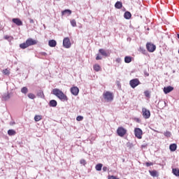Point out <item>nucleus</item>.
Segmentation results:
<instances>
[{"instance_id": "obj_12", "label": "nucleus", "mask_w": 179, "mask_h": 179, "mask_svg": "<svg viewBox=\"0 0 179 179\" xmlns=\"http://www.w3.org/2000/svg\"><path fill=\"white\" fill-rule=\"evenodd\" d=\"M12 20L13 22L15 23V24H17V26H23V22H22V20H20V19L13 18Z\"/></svg>"}, {"instance_id": "obj_41", "label": "nucleus", "mask_w": 179, "mask_h": 179, "mask_svg": "<svg viewBox=\"0 0 179 179\" xmlns=\"http://www.w3.org/2000/svg\"><path fill=\"white\" fill-rule=\"evenodd\" d=\"M96 61H99V59H101V57H100L99 55H97L96 57Z\"/></svg>"}, {"instance_id": "obj_13", "label": "nucleus", "mask_w": 179, "mask_h": 179, "mask_svg": "<svg viewBox=\"0 0 179 179\" xmlns=\"http://www.w3.org/2000/svg\"><path fill=\"white\" fill-rule=\"evenodd\" d=\"M10 99V94L9 92L4 93L2 94V100L3 101H7V100H9Z\"/></svg>"}, {"instance_id": "obj_42", "label": "nucleus", "mask_w": 179, "mask_h": 179, "mask_svg": "<svg viewBox=\"0 0 179 179\" xmlns=\"http://www.w3.org/2000/svg\"><path fill=\"white\" fill-rule=\"evenodd\" d=\"M118 64H120V62H121V58H117L115 60Z\"/></svg>"}, {"instance_id": "obj_1", "label": "nucleus", "mask_w": 179, "mask_h": 179, "mask_svg": "<svg viewBox=\"0 0 179 179\" xmlns=\"http://www.w3.org/2000/svg\"><path fill=\"white\" fill-rule=\"evenodd\" d=\"M52 94L56 96V97H58L62 101H68V96H66V95H65V94L58 88L52 90Z\"/></svg>"}, {"instance_id": "obj_10", "label": "nucleus", "mask_w": 179, "mask_h": 179, "mask_svg": "<svg viewBox=\"0 0 179 179\" xmlns=\"http://www.w3.org/2000/svg\"><path fill=\"white\" fill-rule=\"evenodd\" d=\"M174 90V87L171 86L164 87V93L165 94H169L171 92H173Z\"/></svg>"}, {"instance_id": "obj_34", "label": "nucleus", "mask_w": 179, "mask_h": 179, "mask_svg": "<svg viewBox=\"0 0 179 179\" xmlns=\"http://www.w3.org/2000/svg\"><path fill=\"white\" fill-rule=\"evenodd\" d=\"M146 167H150V166H153V163L152 162H146L145 163Z\"/></svg>"}, {"instance_id": "obj_24", "label": "nucleus", "mask_w": 179, "mask_h": 179, "mask_svg": "<svg viewBox=\"0 0 179 179\" xmlns=\"http://www.w3.org/2000/svg\"><path fill=\"white\" fill-rule=\"evenodd\" d=\"M172 173L176 177H179V169H172Z\"/></svg>"}, {"instance_id": "obj_11", "label": "nucleus", "mask_w": 179, "mask_h": 179, "mask_svg": "<svg viewBox=\"0 0 179 179\" xmlns=\"http://www.w3.org/2000/svg\"><path fill=\"white\" fill-rule=\"evenodd\" d=\"M71 93L73 96H78L79 94V88L78 87H73L71 88Z\"/></svg>"}, {"instance_id": "obj_7", "label": "nucleus", "mask_w": 179, "mask_h": 179, "mask_svg": "<svg viewBox=\"0 0 179 179\" xmlns=\"http://www.w3.org/2000/svg\"><path fill=\"white\" fill-rule=\"evenodd\" d=\"M146 48L149 52H155L156 51V45H153V43H148Z\"/></svg>"}, {"instance_id": "obj_2", "label": "nucleus", "mask_w": 179, "mask_h": 179, "mask_svg": "<svg viewBox=\"0 0 179 179\" xmlns=\"http://www.w3.org/2000/svg\"><path fill=\"white\" fill-rule=\"evenodd\" d=\"M37 44V41L29 38L24 43L20 44V48L24 50L27 48V47H30L31 45H36Z\"/></svg>"}, {"instance_id": "obj_5", "label": "nucleus", "mask_w": 179, "mask_h": 179, "mask_svg": "<svg viewBox=\"0 0 179 179\" xmlns=\"http://www.w3.org/2000/svg\"><path fill=\"white\" fill-rule=\"evenodd\" d=\"M143 134V131H142V129H141V128L134 129V135L136 138H138V139H142Z\"/></svg>"}, {"instance_id": "obj_14", "label": "nucleus", "mask_w": 179, "mask_h": 179, "mask_svg": "<svg viewBox=\"0 0 179 179\" xmlns=\"http://www.w3.org/2000/svg\"><path fill=\"white\" fill-rule=\"evenodd\" d=\"M48 45L49 47H52V48L57 47V41L54 39L50 40L48 41Z\"/></svg>"}, {"instance_id": "obj_39", "label": "nucleus", "mask_w": 179, "mask_h": 179, "mask_svg": "<svg viewBox=\"0 0 179 179\" xmlns=\"http://www.w3.org/2000/svg\"><path fill=\"white\" fill-rule=\"evenodd\" d=\"M10 38V36H8V35H6V36H4V39H5V40H8V41H9Z\"/></svg>"}, {"instance_id": "obj_21", "label": "nucleus", "mask_w": 179, "mask_h": 179, "mask_svg": "<svg viewBox=\"0 0 179 179\" xmlns=\"http://www.w3.org/2000/svg\"><path fill=\"white\" fill-rule=\"evenodd\" d=\"M21 93L23 94H27V93H29V89L27 87H23L21 88Z\"/></svg>"}, {"instance_id": "obj_37", "label": "nucleus", "mask_w": 179, "mask_h": 179, "mask_svg": "<svg viewBox=\"0 0 179 179\" xmlns=\"http://www.w3.org/2000/svg\"><path fill=\"white\" fill-rule=\"evenodd\" d=\"M144 94H145V96L146 97H149V96H150V93L148 92V91H145V92H144Z\"/></svg>"}, {"instance_id": "obj_28", "label": "nucleus", "mask_w": 179, "mask_h": 179, "mask_svg": "<svg viewBox=\"0 0 179 179\" xmlns=\"http://www.w3.org/2000/svg\"><path fill=\"white\" fill-rule=\"evenodd\" d=\"M100 69H101L100 65L99 64L94 65V71H96V72H99Z\"/></svg>"}, {"instance_id": "obj_35", "label": "nucleus", "mask_w": 179, "mask_h": 179, "mask_svg": "<svg viewBox=\"0 0 179 179\" xmlns=\"http://www.w3.org/2000/svg\"><path fill=\"white\" fill-rule=\"evenodd\" d=\"M77 121H82L83 120V116H78L76 117Z\"/></svg>"}, {"instance_id": "obj_33", "label": "nucleus", "mask_w": 179, "mask_h": 179, "mask_svg": "<svg viewBox=\"0 0 179 179\" xmlns=\"http://www.w3.org/2000/svg\"><path fill=\"white\" fill-rule=\"evenodd\" d=\"M3 73H4V75H9L10 72H9V70H8V69H6L3 71Z\"/></svg>"}, {"instance_id": "obj_23", "label": "nucleus", "mask_w": 179, "mask_h": 179, "mask_svg": "<svg viewBox=\"0 0 179 179\" xmlns=\"http://www.w3.org/2000/svg\"><path fill=\"white\" fill-rule=\"evenodd\" d=\"M8 134L9 135V136H13L16 135V131H15L13 129H9L8 131Z\"/></svg>"}, {"instance_id": "obj_16", "label": "nucleus", "mask_w": 179, "mask_h": 179, "mask_svg": "<svg viewBox=\"0 0 179 179\" xmlns=\"http://www.w3.org/2000/svg\"><path fill=\"white\" fill-rule=\"evenodd\" d=\"M169 149L171 152H176V150H177V144L176 143L171 144L169 146Z\"/></svg>"}, {"instance_id": "obj_17", "label": "nucleus", "mask_w": 179, "mask_h": 179, "mask_svg": "<svg viewBox=\"0 0 179 179\" xmlns=\"http://www.w3.org/2000/svg\"><path fill=\"white\" fill-rule=\"evenodd\" d=\"M132 16V14L129 11H126L124 14V19L129 20L131 19V17Z\"/></svg>"}, {"instance_id": "obj_31", "label": "nucleus", "mask_w": 179, "mask_h": 179, "mask_svg": "<svg viewBox=\"0 0 179 179\" xmlns=\"http://www.w3.org/2000/svg\"><path fill=\"white\" fill-rule=\"evenodd\" d=\"M70 23L73 27H76V20H71Z\"/></svg>"}, {"instance_id": "obj_25", "label": "nucleus", "mask_w": 179, "mask_h": 179, "mask_svg": "<svg viewBox=\"0 0 179 179\" xmlns=\"http://www.w3.org/2000/svg\"><path fill=\"white\" fill-rule=\"evenodd\" d=\"M102 168H103V164H98L95 166L96 171H101Z\"/></svg>"}, {"instance_id": "obj_45", "label": "nucleus", "mask_w": 179, "mask_h": 179, "mask_svg": "<svg viewBox=\"0 0 179 179\" xmlns=\"http://www.w3.org/2000/svg\"><path fill=\"white\" fill-rule=\"evenodd\" d=\"M177 37L179 39V34H177Z\"/></svg>"}, {"instance_id": "obj_4", "label": "nucleus", "mask_w": 179, "mask_h": 179, "mask_svg": "<svg viewBox=\"0 0 179 179\" xmlns=\"http://www.w3.org/2000/svg\"><path fill=\"white\" fill-rule=\"evenodd\" d=\"M129 85L132 89H135L136 86H139V85H141V81H139V79L138 78H134L129 81Z\"/></svg>"}, {"instance_id": "obj_44", "label": "nucleus", "mask_w": 179, "mask_h": 179, "mask_svg": "<svg viewBox=\"0 0 179 179\" xmlns=\"http://www.w3.org/2000/svg\"><path fill=\"white\" fill-rule=\"evenodd\" d=\"M10 125H15V122H10Z\"/></svg>"}, {"instance_id": "obj_20", "label": "nucleus", "mask_w": 179, "mask_h": 179, "mask_svg": "<svg viewBox=\"0 0 179 179\" xmlns=\"http://www.w3.org/2000/svg\"><path fill=\"white\" fill-rule=\"evenodd\" d=\"M115 8H116V9H121V8H122V2L117 1L115 4Z\"/></svg>"}, {"instance_id": "obj_19", "label": "nucleus", "mask_w": 179, "mask_h": 179, "mask_svg": "<svg viewBox=\"0 0 179 179\" xmlns=\"http://www.w3.org/2000/svg\"><path fill=\"white\" fill-rule=\"evenodd\" d=\"M99 52L101 53V55H103V57H108V54L107 53V51L104 49H99Z\"/></svg>"}, {"instance_id": "obj_27", "label": "nucleus", "mask_w": 179, "mask_h": 179, "mask_svg": "<svg viewBox=\"0 0 179 179\" xmlns=\"http://www.w3.org/2000/svg\"><path fill=\"white\" fill-rule=\"evenodd\" d=\"M149 173L152 177H157V171H149Z\"/></svg>"}, {"instance_id": "obj_3", "label": "nucleus", "mask_w": 179, "mask_h": 179, "mask_svg": "<svg viewBox=\"0 0 179 179\" xmlns=\"http://www.w3.org/2000/svg\"><path fill=\"white\" fill-rule=\"evenodd\" d=\"M103 97L106 101L108 103L111 102L113 100V93L107 91L106 92H103Z\"/></svg>"}, {"instance_id": "obj_47", "label": "nucleus", "mask_w": 179, "mask_h": 179, "mask_svg": "<svg viewBox=\"0 0 179 179\" xmlns=\"http://www.w3.org/2000/svg\"><path fill=\"white\" fill-rule=\"evenodd\" d=\"M178 54H179V50H178Z\"/></svg>"}, {"instance_id": "obj_29", "label": "nucleus", "mask_w": 179, "mask_h": 179, "mask_svg": "<svg viewBox=\"0 0 179 179\" xmlns=\"http://www.w3.org/2000/svg\"><path fill=\"white\" fill-rule=\"evenodd\" d=\"M42 118L41 115H35L34 120L36 122H38V121H41Z\"/></svg>"}, {"instance_id": "obj_26", "label": "nucleus", "mask_w": 179, "mask_h": 179, "mask_svg": "<svg viewBox=\"0 0 179 179\" xmlns=\"http://www.w3.org/2000/svg\"><path fill=\"white\" fill-rule=\"evenodd\" d=\"M71 13H72V11L71 10H64L62 12V15H71Z\"/></svg>"}, {"instance_id": "obj_8", "label": "nucleus", "mask_w": 179, "mask_h": 179, "mask_svg": "<svg viewBox=\"0 0 179 179\" xmlns=\"http://www.w3.org/2000/svg\"><path fill=\"white\" fill-rule=\"evenodd\" d=\"M71 40L69 39V38H64L63 40V46L64 47V48H71Z\"/></svg>"}, {"instance_id": "obj_22", "label": "nucleus", "mask_w": 179, "mask_h": 179, "mask_svg": "<svg viewBox=\"0 0 179 179\" xmlns=\"http://www.w3.org/2000/svg\"><path fill=\"white\" fill-rule=\"evenodd\" d=\"M37 96L38 97H40L41 99H44L45 96H44V92H43V90H39L37 93Z\"/></svg>"}, {"instance_id": "obj_40", "label": "nucleus", "mask_w": 179, "mask_h": 179, "mask_svg": "<svg viewBox=\"0 0 179 179\" xmlns=\"http://www.w3.org/2000/svg\"><path fill=\"white\" fill-rule=\"evenodd\" d=\"M107 170H108V168H107V166L103 167V171H107Z\"/></svg>"}, {"instance_id": "obj_43", "label": "nucleus", "mask_w": 179, "mask_h": 179, "mask_svg": "<svg viewBox=\"0 0 179 179\" xmlns=\"http://www.w3.org/2000/svg\"><path fill=\"white\" fill-rule=\"evenodd\" d=\"M29 23H34V20H33V19H30L29 20Z\"/></svg>"}, {"instance_id": "obj_32", "label": "nucleus", "mask_w": 179, "mask_h": 179, "mask_svg": "<svg viewBox=\"0 0 179 179\" xmlns=\"http://www.w3.org/2000/svg\"><path fill=\"white\" fill-rule=\"evenodd\" d=\"M164 135L167 138H170V136H171V133L170 131H166L165 133H164Z\"/></svg>"}, {"instance_id": "obj_46", "label": "nucleus", "mask_w": 179, "mask_h": 179, "mask_svg": "<svg viewBox=\"0 0 179 179\" xmlns=\"http://www.w3.org/2000/svg\"><path fill=\"white\" fill-rule=\"evenodd\" d=\"M56 1H61V0H56Z\"/></svg>"}, {"instance_id": "obj_6", "label": "nucleus", "mask_w": 179, "mask_h": 179, "mask_svg": "<svg viewBox=\"0 0 179 179\" xmlns=\"http://www.w3.org/2000/svg\"><path fill=\"white\" fill-rule=\"evenodd\" d=\"M142 114L145 120H148L150 118V110H148L147 108H142Z\"/></svg>"}, {"instance_id": "obj_38", "label": "nucleus", "mask_w": 179, "mask_h": 179, "mask_svg": "<svg viewBox=\"0 0 179 179\" xmlns=\"http://www.w3.org/2000/svg\"><path fill=\"white\" fill-rule=\"evenodd\" d=\"M40 55H43V57H46L47 52H41L40 53Z\"/></svg>"}, {"instance_id": "obj_15", "label": "nucleus", "mask_w": 179, "mask_h": 179, "mask_svg": "<svg viewBox=\"0 0 179 179\" xmlns=\"http://www.w3.org/2000/svg\"><path fill=\"white\" fill-rule=\"evenodd\" d=\"M58 105V103L55 101V99H52L49 102L50 107H56Z\"/></svg>"}, {"instance_id": "obj_36", "label": "nucleus", "mask_w": 179, "mask_h": 179, "mask_svg": "<svg viewBox=\"0 0 179 179\" xmlns=\"http://www.w3.org/2000/svg\"><path fill=\"white\" fill-rule=\"evenodd\" d=\"M80 164H83V166H85V164H86V160H85V159H81V160L80 161Z\"/></svg>"}, {"instance_id": "obj_18", "label": "nucleus", "mask_w": 179, "mask_h": 179, "mask_svg": "<svg viewBox=\"0 0 179 179\" xmlns=\"http://www.w3.org/2000/svg\"><path fill=\"white\" fill-rule=\"evenodd\" d=\"M124 62L125 64H131V62H132V58L131 56L124 57Z\"/></svg>"}, {"instance_id": "obj_9", "label": "nucleus", "mask_w": 179, "mask_h": 179, "mask_svg": "<svg viewBox=\"0 0 179 179\" xmlns=\"http://www.w3.org/2000/svg\"><path fill=\"white\" fill-rule=\"evenodd\" d=\"M117 134L118 136L122 137L125 135V134H127V129H124L123 127H119L117 129Z\"/></svg>"}, {"instance_id": "obj_30", "label": "nucleus", "mask_w": 179, "mask_h": 179, "mask_svg": "<svg viewBox=\"0 0 179 179\" xmlns=\"http://www.w3.org/2000/svg\"><path fill=\"white\" fill-rule=\"evenodd\" d=\"M28 97H29V99H31V100H34V99H36V95H34V94H33V93H29V94H28Z\"/></svg>"}]
</instances>
